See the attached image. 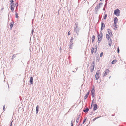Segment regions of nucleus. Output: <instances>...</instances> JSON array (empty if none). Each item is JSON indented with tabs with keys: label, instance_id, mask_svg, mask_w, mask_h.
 <instances>
[{
	"label": "nucleus",
	"instance_id": "1",
	"mask_svg": "<svg viewBox=\"0 0 126 126\" xmlns=\"http://www.w3.org/2000/svg\"><path fill=\"white\" fill-rule=\"evenodd\" d=\"M100 71L99 70H98L96 72L95 75V78L96 79H98L100 77Z\"/></svg>",
	"mask_w": 126,
	"mask_h": 126
},
{
	"label": "nucleus",
	"instance_id": "2",
	"mask_svg": "<svg viewBox=\"0 0 126 126\" xmlns=\"http://www.w3.org/2000/svg\"><path fill=\"white\" fill-rule=\"evenodd\" d=\"M97 47L96 46H95V48H94L93 47L92 48L91 51L92 54H93L94 53H96L97 51Z\"/></svg>",
	"mask_w": 126,
	"mask_h": 126
},
{
	"label": "nucleus",
	"instance_id": "3",
	"mask_svg": "<svg viewBox=\"0 0 126 126\" xmlns=\"http://www.w3.org/2000/svg\"><path fill=\"white\" fill-rule=\"evenodd\" d=\"M120 13V11L118 9H117L114 11V14L117 16H119Z\"/></svg>",
	"mask_w": 126,
	"mask_h": 126
},
{
	"label": "nucleus",
	"instance_id": "4",
	"mask_svg": "<svg viewBox=\"0 0 126 126\" xmlns=\"http://www.w3.org/2000/svg\"><path fill=\"white\" fill-rule=\"evenodd\" d=\"M98 40L101 41L102 39V37L103 36L102 33H100L99 34H98Z\"/></svg>",
	"mask_w": 126,
	"mask_h": 126
},
{
	"label": "nucleus",
	"instance_id": "5",
	"mask_svg": "<svg viewBox=\"0 0 126 126\" xmlns=\"http://www.w3.org/2000/svg\"><path fill=\"white\" fill-rule=\"evenodd\" d=\"M110 72V70L108 69H106L103 73V76H106Z\"/></svg>",
	"mask_w": 126,
	"mask_h": 126
},
{
	"label": "nucleus",
	"instance_id": "6",
	"mask_svg": "<svg viewBox=\"0 0 126 126\" xmlns=\"http://www.w3.org/2000/svg\"><path fill=\"white\" fill-rule=\"evenodd\" d=\"M102 3H100L95 8V10L97 11L98 9H99L100 8V5H102Z\"/></svg>",
	"mask_w": 126,
	"mask_h": 126
},
{
	"label": "nucleus",
	"instance_id": "7",
	"mask_svg": "<svg viewBox=\"0 0 126 126\" xmlns=\"http://www.w3.org/2000/svg\"><path fill=\"white\" fill-rule=\"evenodd\" d=\"M110 36L109 34H107L106 35V38L108 40H111V39L110 38Z\"/></svg>",
	"mask_w": 126,
	"mask_h": 126
},
{
	"label": "nucleus",
	"instance_id": "8",
	"mask_svg": "<svg viewBox=\"0 0 126 126\" xmlns=\"http://www.w3.org/2000/svg\"><path fill=\"white\" fill-rule=\"evenodd\" d=\"M95 92V90L94 88H93L92 90V91H91V95H92V97H94V92Z\"/></svg>",
	"mask_w": 126,
	"mask_h": 126
},
{
	"label": "nucleus",
	"instance_id": "9",
	"mask_svg": "<svg viewBox=\"0 0 126 126\" xmlns=\"http://www.w3.org/2000/svg\"><path fill=\"white\" fill-rule=\"evenodd\" d=\"M118 22V20L117 17H115L114 18V23L117 24Z\"/></svg>",
	"mask_w": 126,
	"mask_h": 126
},
{
	"label": "nucleus",
	"instance_id": "10",
	"mask_svg": "<svg viewBox=\"0 0 126 126\" xmlns=\"http://www.w3.org/2000/svg\"><path fill=\"white\" fill-rule=\"evenodd\" d=\"M94 108L93 110H96L97 109V105L96 104H94Z\"/></svg>",
	"mask_w": 126,
	"mask_h": 126
},
{
	"label": "nucleus",
	"instance_id": "11",
	"mask_svg": "<svg viewBox=\"0 0 126 126\" xmlns=\"http://www.w3.org/2000/svg\"><path fill=\"white\" fill-rule=\"evenodd\" d=\"M33 78L32 77H31L30 78V82L32 84H33Z\"/></svg>",
	"mask_w": 126,
	"mask_h": 126
},
{
	"label": "nucleus",
	"instance_id": "12",
	"mask_svg": "<svg viewBox=\"0 0 126 126\" xmlns=\"http://www.w3.org/2000/svg\"><path fill=\"white\" fill-rule=\"evenodd\" d=\"M90 91H89L86 94V95H85L84 97V99H86L87 98L89 94Z\"/></svg>",
	"mask_w": 126,
	"mask_h": 126
},
{
	"label": "nucleus",
	"instance_id": "13",
	"mask_svg": "<svg viewBox=\"0 0 126 126\" xmlns=\"http://www.w3.org/2000/svg\"><path fill=\"white\" fill-rule=\"evenodd\" d=\"M105 27V25L104 24L102 23L101 24V30H103Z\"/></svg>",
	"mask_w": 126,
	"mask_h": 126
},
{
	"label": "nucleus",
	"instance_id": "14",
	"mask_svg": "<svg viewBox=\"0 0 126 126\" xmlns=\"http://www.w3.org/2000/svg\"><path fill=\"white\" fill-rule=\"evenodd\" d=\"M117 60H114L111 63L112 64H114L117 62Z\"/></svg>",
	"mask_w": 126,
	"mask_h": 126
},
{
	"label": "nucleus",
	"instance_id": "15",
	"mask_svg": "<svg viewBox=\"0 0 126 126\" xmlns=\"http://www.w3.org/2000/svg\"><path fill=\"white\" fill-rule=\"evenodd\" d=\"M39 110V106L38 105H37L36 107V113L37 114L38 111Z\"/></svg>",
	"mask_w": 126,
	"mask_h": 126
},
{
	"label": "nucleus",
	"instance_id": "16",
	"mask_svg": "<svg viewBox=\"0 0 126 126\" xmlns=\"http://www.w3.org/2000/svg\"><path fill=\"white\" fill-rule=\"evenodd\" d=\"M108 31L109 33V34L110 36H111L112 35V34L111 32V30L110 29H108Z\"/></svg>",
	"mask_w": 126,
	"mask_h": 126
},
{
	"label": "nucleus",
	"instance_id": "17",
	"mask_svg": "<svg viewBox=\"0 0 126 126\" xmlns=\"http://www.w3.org/2000/svg\"><path fill=\"white\" fill-rule=\"evenodd\" d=\"M89 110V109L88 108H87L85 110H84L83 111L84 112H87Z\"/></svg>",
	"mask_w": 126,
	"mask_h": 126
},
{
	"label": "nucleus",
	"instance_id": "18",
	"mask_svg": "<svg viewBox=\"0 0 126 126\" xmlns=\"http://www.w3.org/2000/svg\"><path fill=\"white\" fill-rule=\"evenodd\" d=\"M95 36L94 35H93L92 36V42H94V40L95 39Z\"/></svg>",
	"mask_w": 126,
	"mask_h": 126
},
{
	"label": "nucleus",
	"instance_id": "19",
	"mask_svg": "<svg viewBox=\"0 0 126 126\" xmlns=\"http://www.w3.org/2000/svg\"><path fill=\"white\" fill-rule=\"evenodd\" d=\"M109 46H110L111 45V44H112V41L111 40H109Z\"/></svg>",
	"mask_w": 126,
	"mask_h": 126
},
{
	"label": "nucleus",
	"instance_id": "20",
	"mask_svg": "<svg viewBox=\"0 0 126 126\" xmlns=\"http://www.w3.org/2000/svg\"><path fill=\"white\" fill-rule=\"evenodd\" d=\"M11 9L12 11L13 12L14 10V6H11Z\"/></svg>",
	"mask_w": 126,
	"mask_h": 126
},
{
	"label": "nucleus",
	"instance_id": "21",
	"mask_svg": "<svg viewBox=\"0 0 126 126\" xmlns=\"http://www.w3.org/2000/svg\"><path fill=\"white\" fill-rule=\"evenodd\" d=\"M113 26L115 28H117V26L116 25V24H114V23Z\"/></svg>",
	"mask_w": 126,
	"mask_h": 126
},
{
	"label": "nucleus",
	"instance_id": "22",
	"mask_svg": "<svg viewBox=\"0 0 126 126\" xmlns=\"http://www.w3.org/2000/svg\"><path fill=\"white\" fill-rule=\"evenodd\" d=\"M15 15L16 17V18H18V14L16 13H15Z\"/></svg>",
	"mask_w": 126,
	"mask_h": 126
},
{
	"label": "nucleus",
	"instance_id": "23",
	"mask_svg": "<svg viewBox=\"0 0 126 126\" xmlns=\"http://www.w3.org/2000/svg\"><path fill=\"white\" fill-rule=\"evenodd\" d=\"M13 25L12 24L10 23V27L11 28V29L13 26Z\"/></svg>",
	"mask_w": 126,
	"mask_h": 126
},
{
	"label": "nucleus",
	"instance_id": "24",
	"mask_svg": "<svg viewBox=\"0 0 126 126\" xmlns=\"http://www.w3.org/2000/svg\"><path fill=\"white\" fill-rule=\"evenodd\" d=\"M103 52H102L101 53L100 55V57H101L103 55Z\"/></svg>",
	"mask_w": 126,
	"mask_h": 126
},
{
	"label": "nucleus",
	"instance_id": "25",
	"mask_svg": "<svg viewBox=\"0 0 126 126\" xmlns=\"http://www.w3.org/2000/svg\"><path fill=\"white\" fill-rule=\"evenodd\" d=\"M14 2H13V3H11V6H14Z\"/></svg>",
	"mask_w": 126,
	"mask_h": 126
},
{
	"label": "nucleus",
	"instance_id": "26",
	"mask_svg": "<svg viewBox=\"0 0 126 126\" xmlns=\"http://www.w3.org/2000/svg\"><path fill=\"white\" fill-rule=\"evenodd\" d=\"M107 14L105 15L104 16V19H106V17H107Z\"/></svg>",
	"mask_w": 126,
	"mask_h": 126
},
{
	"label": "nucleus",
	"instance_id": "27",
	"mask_svg": "<svg viewBox=\"0 0 126 126\" xmlns=\"http://www.w3.org/2000/svg\"><path fill=\"white\" fill-rule=\"evenodd\" d=\"M117 52L118 53L119 52V47L117 48Z\"/></svg>",
	"mask_w": 126,
	"mask_h": 126
},
{
	"label": "nucleus",
	"instance_id": "28",
	"mask_svg": "<svg viewBox=\"0 0 126 126\" xmlns=\"http://www.w3.org/2000/svg\"><path fill=\"white\" fill-rule=\"evenodd\" d=\"M86 118H85V119H84L83 120V124L85 122V121H86Z\"/></svg>",
	"mask_w": 126,
	"mask_h": 126
},
{
	"label": "nucleus",
	"instance_id": "29",
	"mask_svg": "<svg viewBox=\"0 0 126 126\" xmlns=\"http://www.w3.org/2000/svg\"><path fill=\"white\" fill-rule=\"evenodd\" d=\"M10 1L11 2V3L14 2V1L13 0H10Z\"/></svg>",
	"mask_w": 126,
	"mask_h": 126
},
{
	"label": "nucleus",
	"instance_id": "30",
	"mask_svg": "<svg viewBox=\"0 0 126 126\" xmlns=\"http://www.w3.org/2000/svg\"><path fill=\"white\" fill-rule=\"evenodd\" d=\"M99 118V117H97L96 118H94V119H93V121H94L97 118Z\"/></svg>",
	"mask_w": 126,
	"mask_h": 126
},
{
	"label": "nucleus",
	"instance_id": "31",
	"mask_svg": "<svg viewBox=\"0 0 126 126\" xmlns=\"http://www.w3.org/2000/svg\"><path fill=\"white\" fill-rule=\"evenodd\" d=\"M70 31H69L68 33V35H69L70 34Z\"/></svg>",
	"mask_w": 126,
	"mask_h": 126
},
{
	"label": "nucleus",
	"instance_id": "32",
	"mask_svg": "<svg viewBox=\"0 0 126 126\" xmlns=\"http://www.w3.org/2000/svg\"><path fill=\"white\" fill-rule=\"evenodd\" d=\"M71 126H73V123L72 122L71 123Z\"/></svg>",
	"mask_w": 126,
	"mask_h": 126
},
{
	"label": "nucleus",
	"instance_id": "33",
	"mask_svg": "<svg viewBox=\"0 0 126 126\" xmlns=\"http://www.w3.org/2000/svg\"><path fill=\"white\" fill-rule=\"evenodd\" d=\"M3 110H4L5 107V106H3Z\"/></svg>",
	"mask_w": 126,
	"mask_h": 126
},
{
	"label": "nucleus",
	"instance_id": "34",
	"mask_svg": "<svg viewBox=\"0 0 126 126\" xmlns=\"http://www.w3.org/2000/svg\"><path fill=\"white\" fill-rule=\"evenodd\" d=\"M79 120V118H78L77 119V120H76V121L78 122L77 121H78V120Z\"/></svg>",
	"mask_w": 126,
	"mask_h": 126
},
{
	"label": "nucleus",
	"instance_id": "35",
	"mask_svg": "<svg viewBox=\"0 0 126 126\" xmlns=\"http://www.w3.org/2000/svg\"><path fill=\"white\" fill-rule=\"evenodd\" d=\"M79 120V118H78L77 119V120H76V121L78 122L77 121H78V120Z\"/></svg>",
	"mask_w": 126,
	"mask_h": 126
},
{
	"label": "nucleus",
	"instance_id": "36",
	"mask_svg": "<svg viewBox=\"0 0 126 126\" xmlns=\"http://www.w3.org/2000/svg\"><path fill=\"white\" fill-rule=\"evenodd\" d=\"M100 0V1H102V0Z\"/></svg>",
	"mask_w": 126,
	"mask_h": 126
},
{
	"label": "nucleus",
	"instance_id": "37",
	"mask_svg": "<svg viewBox=\"0 0 126 126\" xmlns=\"http://www.w3.org/2000/svg\"><path fill=\"white\" fill-rule=\"evenodd\" d=\"M11 125H12V124H11L10 126H11Z\"/></svg>",
	"mask_w": 126,
	"mask_h": 126
}]
</instances>
